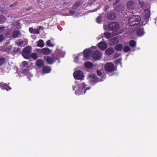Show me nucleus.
Returning <instances> with one entry per match:
<instances>
[{"label":"nucleus","instance_id":"1","mask_svg":"<svg viewBox=\"0 0 157 157\" xmlns=\"http://www.w3.org/2000/svg\"><path fill=\"white\" fill-rule=\"evenodd\" d=\"M141 21L140 17L138 15H133L128 19V23L130 25L133 26L138 25Z\"/></svg>","mask_w":157,"mask_h":157},{"label":"nucleus","instance_id":"2","mask_svg":"<svg viewBox=\"0 0 157 157\" xmlns=\"http://www.w3.org/2000/svg\"><path fill=\"white\" fill-rule=\"evenodd\" d=\"M105 29L107 30L113 31H117L120 29V25L117 22H112L105 26Z\"/></svg>","mask_w":157,"mask_h":157},{"label":"nucleus","instance_id":"3","mask_svg":"<svg viewBox=\"0 0 157 157\" xmlns=\"http://www.w3.org/2000/svg\"><path fill=\"white\" fill-rule=\"evenodd\" d=\"M31 50L30 47L28 46L25 47L23 50L21 52L22 55L26 59H29L30 56Z\"/></svg>","mask_w":157,"mask_h":157},{"label":"nucleus","instance_id":"4","mask_svg":"<svg viewBox=\"0 0 157 157\" xmlns=\"http://www.w3.org/2000/svg\"><path fill=\"white\" fill-rule=\"evenodd\" d=\"M74 78L76 79L83 80L84 76L83 72L81 70H78L75 71L73 73Z\"/></svg>","mask_w":157,"mask_h":157},{"label":"nucleus","instance_id":"5","mask_svg":"<svg viewBox=\"0 0 157 157\" xmlns=\"http://www.w3.org/2000/svg\"><path fill=\"white\" fill-rule=\"evenodd\" d=\"M88 79L90 83L93 84H95L99 82L98 78L95 74L89 75Z\"/></svg>","mask_w":157,"mask_h":157},{"label":"nucleus","instance_id":"6","mask_svg":"<svg viewBox=\"0 0 157 157\" xmlns=\"http://www.w3.org/2000/svg\"><path fill=\"white\" fill-rule=\"evenodd\" d=\"M44 59L48 64L51 65L54 63L57 59V58L51 57L49 56H45L44 57Z\"/></svg>","mask_w":157,"mask_h":157},{"label":"nucleus","instance_id":"7","mask_svg":"<svg viewBox=\"0 0 157 157\" xmlns=\"http://www.w3.org/2000/svg\"><path fill=\"white\" fill-rule=\"evenodd\" d=\"M115 69V67L113 64L111 63H107L105 65V70L108 72L113 71Z\"/></svg>","mask_w":157,"mask_h":157},{"label":"nucleus","instance_id":"8","mask_svg":"<svg viewBox=\"0 0 157 157\" xmlns=\"http://www.w3.org/2000/svg\"><path fill=\"white\" fill-rule=\"evenodd\" d=\"M101 56L102 54L100 52L96 51L93 53L92 56L94 59L99 60L101 58Z\"/></svg>","mask_w":157,"mask_h":157},{"label":"nucleus","instance_id":"9","mask_svg":"<svg viewBox=\"0 0 157 157\" xmlns=\"http://www.w3.org/2000/svg\"><path fill=\"white\" fill-rule=\"evenodd\" d=\"M38 51L40 53L43 54L45 55H48L51 52V50L48 48H47L40 49Z\"/></svg>","mask_w":157,"mask_h":157},{"label":"nucleus","instance_id":"10","mask_svg":"<svg viewBox=\"0 0 157 157\" xmlns=\"http://www.w3.org/2000/svg\"><path fill=\"white\" fill-rule=\"evenodd\" d=\"M0 87L2 89L6 90L7 91L12 89L8 85V84L6 83H4L3 82H0Z\"/></svg>","mask_w":157,"mask_h":157},{"label":"nucleus","instance_id":"11","mask_svg":"<svg viewBox=\"0 0 157 157\" xmlns=\"http://www.w3.org/2000/svg\"><path fill=\"white\" fill-rule=\"evenodd\" d=\"M119 42L117 37L112 38L109 39L108 44L110 46H113L114 45Z\"/></svg>","mask_w":157,"mask_h":157},{"label":"nucleus","instance_id":"12","mask_svg":"<svg viewBox=\"0 0 157 157\" xmlns=\"http://www.w3.org/2000/svg\"><path fill=\"white\" fill-rule=\"evenodd\" d=\"M98 47L102 50H105L107 47V44L104 42H101L98 44Z\"/></svg>","mask_w":157,"mask_h":157},{"label":"nucleus","instance_id":"13","mask_svg":"<svg viewBox=\"0 0 157 157\" xmlns=\"http://www.w3.org/2000/svg\"><path fill=\"white\" fill-rule=\"evenodd\" d=\"M82 4L83 2L82 0H78L73 4L72 6V8L73 9H77Z\"/></svg>","mask_w":157,"mask_h":157},{"label":"nucleus","instance_id":"14","mask_svg":"<svg viewBox=\"0 0 157 157\" xmlns=\"http://www.w3.org/2000/svg\"><path fill=\"white\" fill-rule=\"evenodd\" d=\"M91 52V50L90 49H87L84 50L83 51L84 57L86 59L89 58Z\"/></svg>","mask_w":157,"mask_h":157},{"label":"nucleus","instance_id":"15","mask_svg":"<svg viewBox=\"0 0 157 157\" xmlns=\"http://www.w3.org/2000/svg\"><path fill=\"white\" fill-rule=\"evenodd\" d=\"M36 65L39 67L40 68L43 67L44 65V62L42 59H39L36 61Z\"/></svg>","mask_w":157,"mask_h":157},{"label":"nucleus","instance_id":"16","mask_svg":"<svg viewBox=\"0 0 157 157\" xmlns=\"http://www.w3.org/2000/svg\"><path fill=\"white\" fill-rule=\"evenodd\" d=\"M116 16L113 12H110L107 14V18L109 20H113L115 19L116 17Z\"/></svg>","mask_w":157,"mask_h":157},{"label":"nucleus","instance_id":"17","mask_svg":"<svg viewBox=\"0 0 157 157\" xmlns=\"http://www.w3.org/2000/svg\"><path fill=\"white\" fill-rule=\"evenodd\" d=\"M114 49L111 47L108 48L105 51V53L108 55H110L114 52Z\"/></svg>","mask_w":157,"mask_h":157},{"label":"nucleus","instance_id":"18","mask_svg":"<svg viewBox=\"0 0 157 157\" xmlns=\"http://www.w3.org/2000/svg\"><path fill=\"white\" fill-rule=\"evenodd\" d=\"M136 33L138 36H143L144 34L143 27L138 29L136 30Z\"/></svg>","mask_w":157,"mask_h":157},{"label":"nucleus","instance_id":"19","mask_svg":"<svg viewBox=\"0 0 157 157\" xmlns=\"http://www.w3.org/2000/svg\"><path fill=\"white\" fill-rule=\"evenodd\" d=\"M51 70V69L50 67L48 66H45L43 67V72L45 73H49Z\"/></svg>","mask_w":157,"mask_h":157},{"label":"nucleus","instance_id":"20","mask_svg":"<svg viewBox=\"0 0 157 157\" xmlns=\"http://www.w3.org/2000/svg\"><path fill=\"white\" fill-rule=\"evenodd\" d=\"M127 6L128 9H132L134 7V4L132 1H128L127 4Z\"/></svg>","mask_w":157,"mask_h":157},{"label":"nucleus","instance_id":"21","mask_svg":"<svg viewBox=\"0 0 157 157\" xmlns=\"http://www.w3.org/2000/svg\"><path fill=\"white\" fill-rule=\"evenodd\" d=\"M20 34V33L19 31L15 30L13 32L12 36L14 38L18 37L19 36V35Z\"/></svg>","mask_w":157,"mask_h":157},{"label":"nucleus","instance_id":"22","mask_svg":"<svg viewBox=\"0 0 157 157\" xmlns=\"http://www.w3.org/2000/svg\"><path fill=\"white\" fill-rule=\"evenodd\" d=\"M123 48V45L121 44H118L116 45L115 46V49L118 51H121Z\"/></svg>","mask_w":157,"mask_h":157},{"label":"nucleus","instance_id":"23","mask_svg":"<svg viewBox=\"0 0 157 157\" xmlns=\"http://www.w3.org/2000/svg\"><path fill=\"white\" fill-rule=\"evenodd\" d=\"M116 10L118 12H121L124 10V7L122 5H120L119 6H117L116 8Z\"/></svg>","mask_w":157,"mask_h":157},{"label":"nucleus","instance_id":"24","mask_svg":"<svg viewBox=\"0 0 157 157\" xmlns=\"http://www.w3.org/2000/svg\"><path fill=\"white\" fill-rule=\"evenodd\" d=\"M38 46L42 48L44 46V42L43 40H40L37 44Z\"/></svg>","mask_w":157,"mask_h":157},{"label":"nucleus","instance_id":"25","mask_svg":"<svg viewBox=\"0 0 157 157\" xmlns=\"http://www.w3.org/2000/svg\"><path fill=\"white\" fill-rule=\"evenodd\" d=\"M85 67L88 68H90L93 66V63L90 62H86L85 63Z\"/></svg>","mask_w":157,"mask_h":157},{"label":"nucleus","instance_id":"26","mask_svg":"<svg viewBox=\"0 0 157 157\" xmlns=\"http://www.w3.org/2000/svg\"><path fill=\"white\" fill-rule=\"evenodd\" d=\"M24 42L23 40L21 39L18 40L16 42V44L19 46H23Z\"/></svg>","mask_w":157,"mask_h":157},{"label":"nucleus","instance_id":"27","mask_svg":"<svg viewBox=\"0 0 157 157\" xmlns=\"http://www.w3.org/2000/svg\"><path fill=\"white\" fill-rule=\"evenodd\" d=\"M145 19H147L149 18L150 15V11L148 10H145Z\"/></svg>","mask_w":157,"mask_h":157},{"label":"nucleus","instance_id":"28","mask_svg":"<svg viewBox=\"0 0 157 157\" xmlns=\"http://www.w3.org/2000/svg\"><path fill=\"white\" fill-rule=\"evenodd\" d=\"M129 44V46L132 48L135 47L136 45V42L134 40H130Z\"/></svg>","mask_w":157,"mask_h":157},{"label":"nucleus","instance_id":"29","mask_svg":"<svg viewBox=\"0 0 157 157\" xmlns=\"http://www.w3.org/2000/svg\"><path fill=\"white\" fill-rule=\"evenodd\" d=\"M123 50L125 52H128L130 50V48L128 46H125L123 48Z\"/></svg>","mask_w":157,"mask_h":157},{"label":"nucleus","instance_id":"30","mask_svg":"<svg viewBox=\"0 0 157 157\" xmlns=\"http://www.w3.org/2000/svg\"><path fill=\"white\" fill-rule=\"evenodd\" d=\"M101 18L102 17L101 15L98 17L96 19L97 22L98 23H101L102 22Z\"/></svg>","mask_w":157,"mask_h":157},{"label":"nucleus","instance_id":"31","mask_svg":"<svg viewBox=\"0 0 157 157\" xmlns=\"http://www.w3.org/2000/svg\"><path fill=\"white\" fill-rule=\"evenodd\" d=\"M104 35L105 37L107 38H109L112 36L111 33H105Z\"/></svg>","mask_w":157,"mask_h":157},{"label":"nucleus","instance_id":"32","mask_svg":"<svg viewBox=\"0 0 157 157\" xmlns=\"http://www.w3.org/2000/svg\"><path fill=\"white\" fill-rule=\"evenodd\" d=\"M31 57L33 59H36L38 58V56L35 53H32L31 55Z\"/></svg>","mask_w":157,"mask_h":157},{"label":"nucleus","instance_id":"33","mask_svg":"<svg viewBox=\"0 0 157 157\" xmlns=\"http://www.w3.org/2000/svg\"><path fill=\"white\" fill-rule=\"evenodd\" d=\"M46 45L49 47H53L54 44H52L50 40H48L46 42Z\"/></svg>","mask_w":157,"mask_h":157},{"label":"nucleus","instance_id":"34","mask_svg":"<svg viewBox=\"0 0 157 157\" xmlns=\"http://www.w3.org/2000/svg\"><path fill=\"white\" fill-rule=\"evenodd\" d=\"M5 17L2 15H0V24L4 21Z\"/></svg>","mask_w":157,"mask_h":157},{"label":"nucleus","instance_id":"35","mask_svg":"<svg viewBox=\"0 0 157 157\" xmlns=\"http://www.w3.org/2000/svg\"><path fill=\"white\" fill-rule=\"evenodd\" d=\"M6 59L4 58H2L0 59V66L2 65L5 62Z\"/></svg>","mask_w":157,"mask_h":157},{"label":"nucleus","instance_id":"36","mask_svg":"<svg viewBox=\"0 0 157 157\" xmlns=\"http://www.w3.org/2000/svg\"><path fill=\"white\" fill-rule=\"evenodd\" d=\"M20 50L21 49L20 48H15L13 51L15 53H20L21 52Z\"/></svg>","mask_w":157,"mask_h":157},{"label":"nucleus","instance_id":"37","mask_svg":"<svg viewBox=\"0 0 157 157\" xmlns=\"http://www.w3.org/2000/svg\"><path fill=\"white\" fill-rule=\"evenodd\" d=\"M5 51L8 53L9 54L11 51V48L10 47H8L6 48Z\"/></svg>","mask_w":157,"mask_h":157},{"label":"nucleus","instance_id":"38","mask_svg":"<svg viewBox=\"0 0 157 157\" xmlns=\"http://www.w3.org/2000/svg\"><path fill=\"white\" fill-rule=\"evenodd\" d=\"M40 33V31L38 29H34V33L33 34H38Z\"/></svg>","mask_w":157,"mask_h":157},{"label":"nucleus","instance_id":"39","mask_svg":"<svg viewBox=\"0 0 157 157\" xmlns=\"http://www.w3.org/2000/svg\"><path fill=\"white\" fill-rule=\"evenodd\" d=\"M22 65L23 67H25L28 65V63L26 61H24L22 62Z\"/></svg>","mask_w":157,"mask_h":157},{"label":"nucleus","instance_id":"40","mask_svg":"<svg viewBox=\"0 0 157 157\" xmlns=\"http://www.w3.org/2000/svg\"><path fill=\"white\" fill-rule=\"evenodd\" d=\"M4 36L2 35H0V42L2 41L4 39Z\"/></svg>","mask_w":157,"mask_h":157},{"label":"nucleus","instance_id":"41","mask_svg":"<svg viewBox=\"0 0 157 157\" xmlns=\"http://www.w3.org/2000/svg\"><path fill=\"white\" fill-rule=\"evenodd\" d=\"M97 73L98 75L100 76L102 75V72L101 70H97Z\"/></svg>","mask_w":157,"mask_h":157},{"label":"nucleus","instance_id":"42","mask_svg":"<svg viewBox=\"0 0 157 157\" xmlns=\"http://www.w3.org/2000/svg\"><path fill=\"white\" fill-rule=\"evenodd\" d=\"M34 29L32 27H30L29 28V31L31 34H33L34 33Z\"/></svg>","mask_w":157,"mask_h":157},{"label":"nucleus","instance_id":"43","mask_svg":"<svg viewBox=\"0 0 157 157\" xmlns=\"http://www.w3.org/2000/svg\"><path fill=\"white\" fill-rule=\"evenodd\" d=\"M5 28L4 26H0V33H2L4 32Z\"/></svg>","mask_w":157,"mask_h":157},{"label":"nucleus","instance_id":"44","mask_svg":"<svg viewBox=\"0 0 157 157\" xmlns=\"http://www.w3.org/2000/svg\"><path fill=\"white\" fill-rule=\"evenodd\" d=\"M69 12L71 14L73 15L75 14V12L74 10H69Z\"/></svg>","mask_w":157,"mask_h":157},{"label":"nucleus","instance_id":"45","mask_svg":"<svg viewBox=\"0 0 157 157\" xmlns=\"http://www.w3.org/2000/svg\"><path fill=\"white\" fill-rule=\"evenodd\" d=\"M81 86L82 89H84L86 87V85L84 83H81Z\"/></svg>","mask_w":157,"mask_h":157},{"label":"nucleus","instance_id":"46","mask_svg":"<svg viewBox=\"0 0 157 157\" xmlns=\"http://www.w3.org/2000/svg\"><path fill=\"white\" fill-rule=\"evenodd\" d=\"M69 2H63V3L62 4V6H65L66 5H67L68 4H69Z\"/></svg>","mask_w":157,"mask_h":157},{"label":"nucleus","instance_id":"47","mask_svg":"<svg viewBox=\"0 0 157 157\" xmlns=\"http://www.w3.org/2000/svg\"><path fill=\"white\" fill-rule=\"evenodd\" d=\"M119 0H115V2L113 4V6H115L118 3Z\"/></svg>","mask_w":157,"mask_h":157},{"label":"nucleus","instance_id":"48","mask_svg":"<svg viewBox=\"0 0 157 157\" xmlns=\"http://www.w3.org/2000/svg\"><path fill=\"white\" fill-rule=\"evenodd\" d=\"M80 91L79 90H76L75 91V94H76L77 95H78L80 93Z\"/></svg>","mask_w":157,"mask_h":157},{"label":"nucleus","instance_id":"49","mask_svg":"<svg viewBox=\"0 0 157 157\" xmlns=\"http://www.w3.org/2000/svg\"><path fill=\"white\" fill-rule=\"evenodd\" d=\"M139 3L141 5V7H143L144 6V3L143 2L141 1H140L139 2Z\"/></svg>","mask_w":157,"mask_h":157},{"label":"nucleus","instance_id":"50","mask_svg":"<svg viewBox=\"0 0 157 157\" xmlns=\"http://www.w3.org/2000/svg\"><path fill=\"white\" fill-rule=\"evenodd\" d=\"M32 9V7H29V8H26V10L27 11H29L30 10Z\"/></svg>","mask_w":157,"mask_h":157},{"label":"nucleus","instance_id":"51","mask_svg":"<svg viewBox=\"0 0 157 157\" xmlns=\"http://www.w3.org/2000/svg\"><path fill=\"white\" fill-rule=\"evenodd\" d=\"M90 87H86L85 90H84V93H85V92H86V90H89L90 89Z\"/></svg>","mask_w":157,"mask_h":157},{"label":"nucleus","instance_id":"52","mask_svg":"<svg viewBox=\"0 0 157 157\" xmlns=\"http://www.w3.org/2000/svg\"><path fill=\"white\" fill-rule=\"evenodd\" d=\"M16 5V4L15 3H14V4H13V5H10V7H13L15 5Z\"/></svg>","mask_w":157,"mask_h":157},{"label":"nucleus","instance_id":"53","mask_svg":"<svg viewBox=\"0 0 157 157\" xmlns=\"http://www.w3.org/2000/svg\"><path fill=\"white\" fill-rule=\"evenodd\" d=\"M63 2H69L68 0H63Z\"/></svg>","mask_w":157,"mask_h":157},{"label":"nucleus","instance_id":"54","mask_svg":"<svg viewBox=\"0 0 157 157\" xmlns=\"http://www.w3.org/2000/svg\"><path fill=\"white\" fill-rule=\"evenodd\" d=\"M27 71V70L26 69H25L23 70V72L24 73H25Z\"/></svg>","mask_w":157,"mask_h":157},{"label":"nucleus","instance_id":"55","mask_svg":"<svg viewBox=\"0 0 157 157\" xmlns=\"http://www.w3.org/2000/svg\"><path fill=\"white\" fill-rule=\"evenodd\" d=\"M92 48H96V47H95V46H93L92 47Z\"/></svg>","mask_w":157,"mask_h":157},{"label":"nucleus","instance_id":"56","mask_svg":"<svg viewBox=\"0 0 157 157\" xmlns=\"http://www.w3.org/2000/svg\"><path fill=\"white\" fill-rule=\"evenodd\" d=\"M41 27V26H40L39 27V28H40V27Z\"/></svg>","mask_w":157,"mask_h":157}]
</instances>
